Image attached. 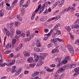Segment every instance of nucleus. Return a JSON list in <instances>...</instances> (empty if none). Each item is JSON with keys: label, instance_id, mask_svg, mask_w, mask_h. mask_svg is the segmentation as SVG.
<instances>
[{"label": "nucleus", "instance_id": "nucleus-30", "mask_svg": "<svg viewBox=\"0 0 79 79\" xmlns=\"http://www.w3.org/2000/svg\"><path fill=\"white\" fill-rule=\"evenodd\" d=\"M16 34H17V35H19L20 34H21V31L19 30H17L16 31Z\"/></svg>", "mask_w": 79, "mask_h": 79}, {"label": "nucleus", "instance_id": "nucleus-5", "mask_svg": "<svg viewBox=\"0 0 79 79\" xmlns=\"http://www.w3.org/2000/svg\"><path fill=\"white\" fill-rule=\"evenodd\" d=\"M74 8L73 7L71 8V7H69L68 8L65 9L63 10V11L65 12V11H74Z\"/></svg>", "mask_w": 79, "mask_h": 79}, {"label": "nucleus", "instance_id": "nucleus-7", "mask_svg": "<svg viewBox=\"0 0 79 79\" xmlns=\"http://www.w3.org/2000/svg\"><path fill=\"white\" fill-rule=\"evenodd\" d=\"M15 60L14 59L12 60L11 62L7 63L6 65L8 66H11L12 64H15Z\"/></svg>", "mask_w": 79, "mask_h": 79}, {"label": "nucleus", "instance_id": "nucleus-6", "mask_svg": "<svg viewBox=\"0 0 79 79\" xmlns=\"http://www.w3.org/2000/svg\"><path fill=\"white\" fill-rule=\"evenodd\" d=\"M55 42V43H57L56 42H58L59 41L60 42H64V40H63V39H61L60 38H55V39L54 40Z\"/></svg>", "mask_w": 79, "mask_h": 79}, {"label": "nucleus", "instance_id": "nucleus-24", "mask_svg": "<svg viewBox=\"0 0 79 79\" xmlns=\"http://www.w3.org/2000/svg\"><path fill=\"white\" fill-rule=\"evenodd\" d=\"M24 55L25 56L27 57V56H29L30 54L27 52H26V53L24 54Z\"/></svg>", "mask_w": 79, "mask_h": 79}, {"label": "nucleus", "instance_id": "nucleus-40", "mask_svg": "<svg viewBox=\"0 0 79 79\" xmlns=\"http://www.w3.org/2000/svg\"><path fill=\"white\" fill-rule=\"evenodd\" d=\"M34 13H33L32 14V16L31 17V20H33L34 19Z\"/></svg>", "mask_w": 79, "mask_h": 79}, {"label": "nucleus", "instance_id": "nucleus-9", "mask_svg": "<svg viewBox=\"0 0 79 79\" xmlns=\"http://www.w3.org/2000/svg\"><path fill=\"white\" fill-rule=\"evenodd\" d=\"M16 66H14L13 67H12V69L11 70V72L12 73H15L16 71Z\"/></svg>", "mask_w": 79, "mask_h": 79}, {"label": "nucleus", "instance_id": "nucleus-54", "mask_svg": "<svg viewBox=\"0 0 79 79\" xmlns=\"http://www.w3.org/2000/svg\"><path fill=\"white\" fill-rule=\"evenodd\" d=\"M45 32H48V29H46L44 30Z\"/></svg>", "mask_w": 79, "mask_h": 79}, {"label": "nucleus", "instance_id": "nucleus-55", "mask_svg": "<svg viewBox=\"0 0 79 79\" xmlns=\"http://www.w3.org/2000/svg\"><path fill=\"white\" fill-rule=\"evenodd\" d=\"M20 63H24V60L23 59L20 60Z\"/></svg>", "mask_w": 79, "mask_h": 79}, {"label": "nucleus", "instance_id": "nucleus-12", "mask_svg": "<svg viewBox=\"0 0 79 79\" xmlns=\"http://www.w3.org/2000/svg\"><path fill=\"white\" fill-rule=\"evenodd\" d=\"M40 7H41V5L40 4L38 6V8L35 10V13H37L39 11V10H40Z\"/></svg>", "mask_w": 79, "mask_h": 79}, {"label": "nucleus", "instance_id": "nucleus-57", "mask_svg": "<svg viewBox=\"0 0 79 79\" xmlns=\"http://www.w3.org/2000/svg\"><path fill=\"white\" fill-rule=\"evenodd\" d=\"M6 47L7 48H10V44H8L7 45Z\"/></svg>", "mask_w": 79, "mask_h": 79}, {"label": "nucleus", "instance_id": "nucleus-10", "mask_svg": "<svg viewBox=\"0 0 79 79\" xmlns=\"http://www.w3.org/2000/svg\"><path fill=\"white\" fill-rule=\"evenodd\" d=\"M56 6L58 5L59 6H62V5H63V3L61 2H60L59 1H57L55 3Z\"/></svg>", "mask_w": 79, "mask_h": 79}, {"label": "nucleus", "instance_id": "nucleus-64", "mask_svg": "<svg viewBox=\"0 0 79 79\" xmlns=\"http://www.w3.org/2000/svg\"><path fill=\"white\" fill-rule=\"evenodd\" d=\"M6 70L7 72H10V69H9V68H7Z\"/></svg>", "mask_w": 79, "mask_h": 79}, {"label": "nucleus", "instance_id": "nucleus-8", "mask_svg": "<svg viewBox=\"0 0 79 79\" xmlns=\"http://www.w3.org/2000/svg\"><path fill=\"white\" fill-rule=\"evenodd\" d=\"M77 21H76L75 22V25H73L72 27V28H74V27H75V28H77V29L78 28V27H79V26L78 25H77Z\"/></svg>", "mask_w": 79, "mask_h": 79}, {"label": "nucleus", "instance_id": "nucleus-53", "mask_svg": "<svg viewBox=\"0 0 79 79\" xmlns=\"http://www.w3.org/2000/svg\"><path fill=\"white\" fill-rule=\"evenodd\" d=\"M32 54L33 55L34 58H37V56H38L36 55V54L33 53Z\"/></svg>", "mask_w": 79, "mask_h": 79}, {"label": "nucleus", "instance_id": "nucleus-59", "mask_svg": "<svg viewBox=\"0 0 79 79\" xmlns=\"http://www.w3.org/2000/svg\"><path fill=\"white\" fill-rule=\"evenodd\" d=\"M70 36H71V39H73H73H74V36H73L72 35H70Z\"/></svg>", "mask_w": 79, "mask_h": 79}, {"label": "nucleus", "instance_id": "nucleus-3", "mask_svg": "<svg viewBox=\"0 0 79 79\" xmlns=\"http://www.w3.org/2000/svg\"><path fill=\"white\" fill-rule=\"evenodd\" d=\"M61 64H58L57 66V68H59L57 71L56 72V74L59 73L60 72H63L65 69V68L64 67H61Z\"/></svg>", "mask_w": 79, "mask_h": 79}, {"label": "nucleus", "instance_id": "nucleus-15", "mask_svg": "<svg viewBox=\"0 0 79 79\" xmlns=\"http://www.w3.org/2000/svg\"><path fill=\"white\" fill-rule=\"evenodd\" d=\"M14 24L16 27H18L20 25V23L19 22H15L14 23Z\"/></svg>", "mask_w": 79, "mask_h": 79}, {"label": "nucleus", "instance_id": "nucleus-16", "mask_svg": "<svg viewBox=\"0 0 79 79\" xmlns=\"http://www.w3.org/2000/svg\"><path fill=\"white\" fill-rule=\"evenodd\" d=\"M39 73H40V72H35L34 73L32 74L33 77L36 76L37 75H38Z\"/></svg>", "mask_w": 79, "mask_h": 79}, {"label": "nucleus", "instance_id": "nucleus-23", "mask_svg": "<svg viewBox=\"0 0 79 79\" xmlns=\"http://www.w3.org/2000/svg\"><path fill=\"white\" fill-rule=\"evenodd\" d=\"M67 47H68V49L69 50H70L73 49V48L71 45H68V46Z\"/></svg>", "mask_w": 79, "mask_h": 79}, {"label": "nucleus", "instance_id": "nucleus-44", "mask_svg": "<svg viewBox=\"0 0 79 79\" xmlns=\"http://www.w3.org/2000/svg\"><path fill=\"white\" fill-rule=\"evenodd\" d=\"M74 33L77 34H79V31L76 30L74 31Z\"/></svg>", "mask_w": 79, "mask_h": 79}, {"label": "nucleus", "instance_id": "nucleus-58", "mask_svg": "<svg viewBox=\"0 0 79 79\" xmlns=\"http://www.w3.org/2000/svg\"><path fill=\"white\" fill-rule=\"evenodd\" d=\"M28 73H29V71H28L24 72V74H28Z\"/></svg>", "mask_w": 79, "mask_h": 79}, {"label": "nucleus", "instance_id": "nucleus-28", "mask_svg": "<svg viewBox=\"0 0 79 79\" xmlns=\"http://www.w3.org/2000/svg\"><path fill=\"white\" fill-rule=\"evenodd\" d=\"M56 34H58L57 35H60V34H61V31L59 30H57L56 31Z\"/></svg>", "mask_w": 79, "mask_h": 79}, {"label": "nucleus", "instance_id": "nucleus-37", "mask_svg": "<svg viewBox=\"0 0 79 79\" xmlns=\"http://www.w3.org/2000/svg\"><path fill=\"white\" fill-rule=\"evenodd\" d=\"M21 73L20 72H19V70H18L16 73H15V76H18V75H19V73Z\"/></svg>", "mask_w": 79, "mask_h": 79}, {"label": "nucleus", "instance_id": "nucleus-1", "mask_svg": "<svg viewBox=\"0 0 79 79\" xmlns=\"http://www.w3.org/2000/svg\"><path fill=\"white\" fill-rule=\"evenodd\" d=\"M46 56H46V54H42L41 56H37V59L34 60L35 62H37V61H38L39 60H40L38 63V64L39 66H40L42 65V64L44 63V61L42 60L44 59V58H45V57Z\"/></svg>", "mask_w": 79, "mask_h": 79}, {"label": "nucleus", "instance_id": "nucleus-25", "mask_svg": "<svg viewBox=\"0 0 79 79\" xmlns=\"http://www.w3.org/2000/svg\"><path fill=\"white\" fill-rule=\"evenodd\" d=\"M29 65L31 68H34L35 66V63H33V64H30Z\"/></svg>", "mask_w": 79, "mask_h": 79}, {"label": "nucleus", "instance_id": "nucleus-49", "mask_svg": "<svg viewBox=\"0 0 79 79\" xmlns=\"http://www.w3.org/2000/svg\"><path fill=\"white\" fill-rule=\"evenodd\" d=\"M23 47V44H19V48H22Z\"/></svg>", "mask_w": 79, "mask_h": 79}, {"label": "nucleus", "instance_id": "nucleus-62", "mask_svg": "<svg viewBox=\"0 0 79 79\" xmlns=\"http://www.w3.org/2000/svg\"><path fill=\"white\" fill-rule=\"evenodd\" d=\"M75 16H77V17H78V18H79V13H78L75 14Z\"/></svg>", "mask_w": 79, "mask_h": 79}, {"label": "nucleus", "instance_id": "nucleus-52", "mask_svg": "<svg viewBox=\"0 0 79 79\" xmlns=\"http://www.w3.org/2000/svg\"><path fill=\"white\" fill-rule=\"evenodd\" d=\"M10 53V52L9 51H7L5 52V53L6 54H9Z\"/></svg>", "mask_w": 79, "mask_h": 79}, {"label": "nucleus", "instance_id": "nucleus-35", "mask_svg": "<svg viewBox=\"0 0 79 79\" xmlns=\"http://www.w3.org/2000/svg\"><path fill=\"white\" fill-rule=\"evenodd\" d=\"M26 38V41L27 42H28V41H30V40L31 39V38L30 36H29V37H27Z\"/></svg>", "mask_w": 79, "mask_h": 79}, {"label": "nucleus", "instance_id": "nucleus-11", "mask_svg": "<svg viewBox=\"0 0 79 79\" xmlns=\"http://www.w3.org/2000/svg\"><path fill=\"white\" fill-rule=\"evenodd\" d=\"M33 61V58L31 57H29L27 59V61L28 63H31Z\"/></svg>", "mask_w": 79, "mask_h": 79}, {"label": "nucleus", "instance_id": "nucleus-48", "mask_svg": "<svg viewBox=\"0 0 79 79\" xmlns=\"http://www.w3.org/2000/svg\"><path fill=\"white\" fill-rule=\"evenodd\" d=\"M25 13V11H24L21 12V16H23L24 15V14Z\"/></svg>", "mask_w": 79, "mask_h": 79}, {"label": "nucleus", "instance_id": "nucleus-39", "mask_svg": "<svg viewBox=\"0 0 79 79\" xmlns=\"http://www.w3.org/2000/svg\"><path fill=\"white\" fill-rule=\"evenodd\" d=\"M34 35H35V34L34 33H32L30 37L31 38V39H32L33 37H34Z\"/></svg>", "mask_w": 79, "mask_h": 79}, {"label": "nucleus", "instance_id": "nucleus-17", "mask_svg": "<svg viewBox=\"0 0 79 79\" xmlns=\"http://www.w3.org/2000/svg\"><path fill=\"white\" fill-rule=\"evenodd\" d=\"M4 15V10H2L0 11V16L2 17Z\"/></svg>", "mask_w": 79, "mask_h": 79}, {"label": "nucleus", "instance_id": "nucleus-51", "mask_svg": "<svg viewBox=\"0 0 79 79\" xmlns=\"http://www.w3.org/2000/svg\"><path fill=\"white\" fill-rule=\"evenodd\" d=\"M5 66V64H4L0 63V66H1V67H3V66Z\"/></svg>", "mask_w": 79, "mask_h": 79}, {"label": "nucleus", "instance_id": "nucleus-47", "mask_svg": "<svg viewBox=\"0 0 79 79\" xmlns=\"http://www.w3.org/2000/svg\"><path fill=\"white\" fill-rule=\"evenodd\" d=\"M51 41L52 42V43H54V44H55V39H51Z\"/></svg>", "mask_w": 79, "mask_h": 79}, {"label": "nucleus", "instance_id": "nucleus-50", "mask_svg": "<svg viewBox=\"0 0 79 79\" xmlns=\"http://www.w3.org/2000/svg\"><path fill=\"white\" fill-rule=\"evenodd\" d=\"M50 67H51L52 68H53V67H55V64H52L50 65Z\"/></svg>", "mask_w": 79, "mask_h": 79}, {"label": "nucleus", "instance_id": "nucleus-13", "mask_svg": "<svg viewBox=\"0 0 79 79\" xmlns=\"http://www.w3.org/2000/svg\"><path fill=\"white\" fill-rule=\"evenodd\" d=\"M34 50L36 52H40V49L37 47H35Z\"/></svg>", "mask_w": 79, "mask_h": 79}, {"label": "nucleus", "instance_id": "nucleus-21", "mask_svg": "<svg viewBox=\"0 0 79 79\" xmlns=\"http://www.w3.org/2000/svg\"><path fill=\"white\" fill-rule=\"evenodd\" d=\"M58 24H57L55 26L53 30L56 31V30H57L58 29Z\"/></svg>", "mask_w": 79, "mask_h": 79}, {"label": "nucleus", "instance_id": "nucleus-46", "mask_svg": "<svg viewBox=\"0 0 79 79\" xmlns=\"http://www.w3.org/2000/svg\"><path fill=\"white\" fill-rule=\"evenodd\" d=\"M79 40H76L75 41V44H79Z\"/></svg>", "mask_w": 79, "mask_h": 79}, {"label": "nucleus", "instance_id": "nucleus-22", "mask_svg": "<svg viewBox=\"0 0 79 79\" xmlns=\"http://www.w3.org/2000/svg\"><path fill=\"white\" fill-rule=\"evenodd\" d=\"M66 30H67L68 32H70V31H71V28L69 27H65Z\"/></svg>", "mask_w": 79, "mask_h": 79}, {"label": "nucleus", "instance_id": "nucleus-19", "mask_svg": "<svg viewBox=\"0 0 79 79\" xmlns=\"http://www.w3.org/2000/svg\"><path fill=\"white\" fill-rule=\"evenodd\" d=\"M16 17L19 21H22V18H21V17H19V15H17Z\"/></svg>", "mask_w": 79, "mask_h": 79}, {"label": "nucleus", "instance_id": "nucleus-42", "mask_svg": "<svg viewBox=\"0 0 79 79\" xmlns=\"http://www.w3.org/2000/svg\"><path fill=\"white\" fill-rule=\"evenodd\" d=\"M14 44H10V48H13V47L14 46Z\"/></svg>", "mask_w": 79, "mask_h": 79}, {"label": "nucleus", "instance_id": "nucleus-14", "mask_svg": "<svg viewBox=\"0 0 79 79\" xmlns=\"http://www.w3.org/2000/svg\"><path fill=\"white\" fill-rule=\"evenodd\" d=\"M55 60H56V61H58L59 62V63H61V64H62V63H61V60L60 58L59 57L56 58L55 59Z\"/></svg>", "mask_w": 79, "mask_h": 79}, {"label": "nucleus", "instance_id": "nucleus-60", "mask_svg": "<svg viewBox=\"0 0 79 79\" xmlns=\"http://www.w3.org/2000/svg\"><path fill=\"white\" fill-rule=\"evenodd\" d=\"M24 2V0H21L20 1V2L21 3V4H23Z\"/></svg>", "mask_w": 79, "mask_h": 79}, {"label": "nucleus", "instance_id": "nucleus-34", "mask_svg": "<svg viewBox=\"0 0 79 79\" xmlns=\"http://www.w3.org/2000/svg\"><path fill=\"white\" fill-rule=\"evenodd\" d=\"M70 53H71V54H73L74 53V50H73V49H70V50H69Z\"/></svg>", "mask_w": 79, "mask_h": 79}, {"label": "nucleus", "instance_id": "nucleus-63", "mask_svg": "<svg viewBox=\"0 0 79 79\" xmlns=\"http://www.w3.org/2000/svg\"><path fill=\"white\" fill-rule=\"evenodd\" d=\"M21 48H19V47H18L16 48V51H19V50H20V49Z\"/></svg>", "mask_w": 79, "mask_h": 79}, {"label": "nucleus", "instance_id": "nucleus-29", "mask_svg": "<svg viewBox=\"0 0 79 79\" xmlns=\"http://www.w3.org/2000/svg\"><path fill=\"white\" fill-rule=\"evenodd\" d=\"M16 42V40L15 39H13L12 40V43L13 44H15Z\"/></svg>", "mask_w": 79, "mask_h": 79}, {"label": "nucleus", "instance_id": "nucleus-45", "mask_svg": "<svg viewBox=\"0 0 79 79\" xmlns=\"http://www.w3.org/2000/svg\"><path fill=\"white\" fill-rule=\"evenodd\" d=\"M78 74H79V73L76 72L73 74V76H76L78 75Z\"/></svg>", "mask_w": 79, "mask_h": 79}, {"label": "nucleus", "instance_id": "nucleus-38", "mask_svg": "<svg viewBox=\"0 0 79 79\" xmlns=\"http://www.w3.org/2000/svg\"><path fill=\"white\" fill-rule=\"evenodd\" d=\"M58 77H59V75L58 74H54V77L55 79H58Z\"/></svg>", "mask_w": 79, "mask_h": 79}, {"label": "nucleus", "instance_id": "nucleus-36", "mask_svg": "<svg viewBox=\"0 0 79 79\" xmlns=\"http://www.w3.org/2000/svg\"><path fill=\"white\" fill-rule=\"evenodd\" d=\"M19 36V37H24V36H25V34H24V33H22V34H21Z\"/></svg>", "mask_w": 79, "mask_h": 79}, {"label": "nucleus", "instance_id": "nucleus-33", "mask_svg": "<svg viewBox=\"0 0 79 79\" xmlns=\"http://www.w3.org/2000/svg\"><path fill=\"white\" fill-rule=\"evenodd\" d=\"M60 17H61V15H59L56 17L55 19L58 20V19L60 18Z\"/></svg>", "mask_w": 79, "mask_h": 79}, {"label": "nucleus", "instance_id": "nucleus-26", "mask_svg": "<svg viewBox=\"0 0 79 79\" xmlns=\"http://www.w3.org/2000/svg\"><path fill=\"white\" fill-rule=\"evenodd\" d=\"M54 45L55 47H56L57 48H58L60 47V45L57 43H55L54 44Z\"/></svg>", "mask_w": 79, "mask_h": 79}, {"label": "nucleus", "instance_id": "nucleus-18", "mask_svg": "<svg viewBox=\"0 0 79 79\" xmlns=\"http://www.w3.org/2000/svg\"><path fill=\"white\" fill-rule=\"evenodd\" d=\"M65 68H68V69H70L71 68V64H68L65 65Z\"/></svg>", "mask_w": 79, "mask_h": 79}, {"label": "nucleus", "instance_id": "nucleus-4", "mask_svg": "<svg viewBox=\"0 0 79 79\" xmlns=\"http://www.w3.org/2000/svg\"><path fill=\"white\" fill-rule=\"evenodd\" d=\"M71 60V57L69 56H66L65 58L62 61V63L63 64H66L68 62V61H70Z\"/></svg>", "mask_w": 79, "mask_h": 79}, {"label": "nucleus", "instance_id": "nucleus-31", "mask_svg": "<svg viewBox=\"0 0 79 79\" xmlns=\"http://www.w3.org/2000/svg\"><path fill=\"white\" fill-rule=\"evenodd\" d=\"M56 50H56V49H54L52 51V53H56V52H58V51H57L56 52Z\"/></svg>", "mask_w": 79, "mask_h": 79}, {"label": "nucleus", "instance_id": "nucleus-56", "mask_svg": "<svg viewBox=\"0 0 79 79\" xmlns=\"http://www.w3.org/2000/svg\"><path fill=\"white\" fill-rule=\"evenodd\" d=\"M45 20H44V19L43 18H41L40 19V21H44Z\"/></svg>", "mask_w": 79, "mask_h": 79}, {"label": "nucleus", "instance_id": "nucleus-41", "mask_svg": "<svg viewBox=\"0 0 79 79\" xmlns=\"http://www.w3.org/2000/svg\"><path fill=\"white\" fill-rule=\"evenodd\" d=\"M47 13H48V10H47V9L44 12V15H47Z\"/></svg>", "mask_w": 79, "mask_h": 79}, {"label": "nucleus", "instance_id": "nucleus-20", "mask_svg": "<svg viewBox=\"0 0 79 79\" xmlns=\"http://www.w3.org/2000/svg\"><path fill=\"white\" fill-rule=\"evenodd\" d=\"M45 69H46L47 71H48V72H52V71H53V69H50L49 68H47V67H45Z\"/></svg>", "mask_w": 79, "mask_h": 79}, {"label": "nucleus", "instance_id": "nucleus-2", "mask_svg": "<svg viewBox=\"0 0 79 79\" xmlns=\"http://www.w3.org/2000/svg\"><path fill=\"white\" fill-rule=\"evenodd\" d=\"M51 4V2H44V4L42 5L41 8L40 9V11L38 12V14H40L42 11H44L45 8L48 6V4L50 5Z\"/></svg>", "mask_w": 79, "mask_h": 79}, {"label": "nucleus", "instance_id": "nucleus-32", "mask_svg": "<svg viewBox=\"0 0 79 79\" xmlns=\"http://www.w3.org/2000/svg\"><path fill=\"white\" fill-rule=\"evenodd\" d=\"M75 72L76 73H79V67L76 68V69H74Z\"/></svg>", "mask_w": 79, "mask_h": 79}, {"label": "nucleus", "instance_id": "nucleus-61", "mask_svg": "<svg viewBox=\"0 0 79 79\" xmlns=\"http://www.w3.org/2000/svg\"><path fill=\"white\" fill-rule=\"evenodd\" d=\"M48 13H50V12H51V11H52V9H51V8H49L48 10Z\"/></svg>", "mask_w": 79, "mask_h": 79}, {"label": "nucleus", "instance_id": "nucleus-43", "mask_svg": "<svg viewBox=\"0 0 79 79\" xmlns=\"http://www.w3.org/2000/svg\"><path fill=\"white\" fill-rule=\"evenodd\" d=\"M13 54L11 53L9 55V57L10 58H12V57H13Z\"/></svg>", "mask_w": 79, "mask_h": 79}, {"label": "nucleus", "instance_id": "nucleus-27", "mask_svg": "<svg viewBox=\"0 0 79 79\" xmlns=\"http://www.w3.org/2000/svg\"><path fill=\"white\" fill-rule=\"evenodd\" d=\"M14 6H12L11 7H10L8 6H7L6 7V10H11V8H13Z\"/></svg>", "mask_w": 79, "mask_h": 79}]
</instances>
